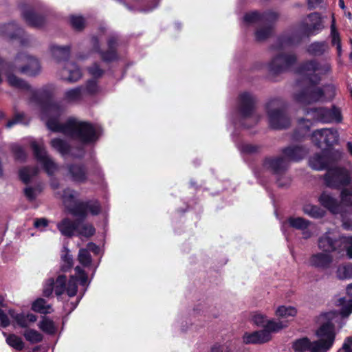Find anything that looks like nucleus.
<instances>
[{"mask_svg":"<svg viewBox=\"0 0 352 352\" xmlns=\"http://www.w3.org/2000/svg\"><path fill=\"white\" fill-rule=\"evenodd\" d=\"M7 78L11 86L30 91L29 102L39 107L46 115V124L50 131L61 133L85 144L98 140L99 129L89 122L79 121L74 118H69L65 123L59 122V117L65 109L60 102L54 101V87L52 85L35 89L14 74H8Z\"/></svg>","mask_w":352,"mask_h":352,"instance_id":"1","label":"nucleus"},{"mask_svg":"<svg viewBox=\"0 0 352 352\" xmlns=\"http://www.w3.org/2000/svg\"><path fill=\"white\" fill-rule=\"evenodd\" d=\"M78 196L77 191L69 188L63 190V200L65 208L69 214L77 219L72 220L65 217L58 223L57 228L63 236H73L74 232L78 230L80 224L88 216V212L93 216H97L101 212V204L98 199L80 201L77 199Z\"/></svg>","mask_w":352,"mask_h":352,"instance_id":"2","label":"nucleus"},{"mask_svg":"<svg viewBox=\"0 0 352 352\" xmlns=\"http://www.w3.org/2000/svg\"><path fill=\"white\" fill-rule=\"evenodd\" d=\"M344 153L340 150L331 148L322 149L309 160V166L316 170H327L331 176H351L349 170L345 167L339 166L342 160Z\"/></svg>","mask_w":352,"mask_h":352,"instance_id":"3","label":"nucleus"},{"mask_svg":"<svg viewBox=\"0 0 352 352\" xmlns=\"http://www.w3.org/2000/svg\"><path fill=\"white\" fill-rule=\"evenodd\" d=\"M278 14L272 11L260 13L258 11H253L246 13L244 16V21L247 23H259V28L256 33L257 41H262L269 38L273 33L274 23L277 20Z\"/></svg>","mask_w":352,"mask_h":352,"instance_id":"4","label":"nucleus"},{"mask_svg":"<svg viewBox=\"0 0 352 352\" xmlns=\"http://www.w3.org/2000/svg\"><path fill=\"white\" fill-rule=\"evenodd\" d=\"M318 340L309 341V352H327L334 344L336 336V326L330 320L322 323L315 332Z\"/></svg>","mask_w":352,"mask_h":352,"instance_id":"5","label":"nucleus"},{"mask_svg":"<svg viewBox=\"0 0 352 352\" xmlns=\"http://www.w3.org/2000/svg\"><path fill=\"white\" fill-rule=\"evenodd\" d=\"M270 126L274 129H287L290 119L285 113L284 102L279 98L270 100L265 106Z\"/></svg>","mask_w":352,"mask_h":352,"instance_id":"6","label":"nucleus"},{"mask_svg":"<svg viewBox=\"0 0 352 352\" xmlns=\"http://www.w3.org/2000/svg\"><path fill=\"white\" fill-rule=\"evenodd\" d=\"M307 36H308V21L307 19L305 18L292 29L279 36L276 43L273 45V48L280 50L297 45Z\"/></svg>","mask_w":352,"mask_h":352,"instance_id":"7","label":"nucleus"},{"mask_svg":"<svg viewBox=\"0 0 352 352\" xmlns=\"http://www.w3.org/2000/svg\"><path fill=\"white\" fill-rule=\"evenodd\" d=\"M295 74L296 78L294 85V100L297 103L303 105L305 112H308V63L305 62L299 65Z\"/></svg>","mask_w":352,"mask_h":352,"instance_id":"8","label":"nucleus"},{"mask_svg":"<svg viewBox=\"0 0 352 352\" xmlns=\"http://www.w3.org/2000/svg\"><path fill=\"white\" fill-rule=\"evenodd\" d=\"M8 67L30 76H35L41 72V65L38 60L25 53H19L16 56L14 63L9 65Z\"/></svg>","mask_w":352,"mask_h":352,"instance_id":"9","label":"nucleus"},{"mask_svg":"<svg viewBox=\"0 0 352 352\" xmlns=\"http://www.w3.org/2000/svg\"><path fill=\"white\" fill-rule=\"evenodd\" d=\"M311 120L321 123H341L343 120L340 108L332 105L331 109L324 107L309 108Z\"/></svg>","mask_w":352,"mask_h":352,"instance_id":"10","label":"nucleus"},{"mask_svg":"<svg viewBox=\"0 0 352 352\" xmlns=\"http://www.w3.org/2000/svg\"><path fill=\"white\" fill-rule=\"evenodd\" d=\"M256 99L254 95L250 92H243L239 96L237 109L243 120L251 119L252 124L250 125L243 124L247 127H251L256 124L259 117L254 114Z\"/></svg>","mask_w":352,"mask_h":352,"instance_id":"11","label":"nucleus"},{"mask_svg":"<svg viewBox=\"0 0 352 352\" xmlns=\"http://www.w3.org/2000/svg\"><path fill=\"white\" fill-rule=\"evenodd\" d=\"M310 139L318 148L327 149L338 143L339 133L333 128H324L314 131Z\"/></svg>","mask_w":352,"mask_h":352,"instance_id":"12","label":"nucleus"},{"mask_svg":"<svg viewBox=\"0 0 352 352\" xmlns=\"http://www.w3.org/2000/svg\"><path fill=\"white\" fill-rule=\"evenodd\" d=\"M296 61L297 57L294 54L280 52L268 63L267 68L270 73L278 75L289 71Z\"/></svg>","mask_w":352,"mask_h":352,"instance_id":"13","label":"nucleus"},{"mask_svg":"<svg viewBox=\"0 0 352 352\" xmlns=\"http://www.w3.org/2000/svg\"><path fill=\"white\" fill-rule=\"evenodd\" d=\"M349 236L344 235L331 236L326 233L318 239V247L326 252H338L340 254L345 251Z\"/></svg>","mask_w":352,"mask_h":352,"instance_id":"14","label":"nucleus"},{"mask_svg":"<svg viewBox=\"0 0 352 352\" xmlns=\"http://www.w3.org/2000/svg\"><path fill=\"white\" fill-rule=\"evenodd\" d=\"M30 146L35 157L37 161L43 165L45 172L48 175H52L57 169V165L53 160L49 157L43 145L34 140L31 142Z\"/></svg>","mask_w":352,"mask_h":352,"instance_id":"15","label":"nucleus"},{"mask_svg":"<svg viewBox=\"0 0 352 352\" xmlns=\"http://www.w3.org/2000/svg\"><path fill=\"white\" fill-rule=\"evenodd\" d=\"M67 276L65 274L58 275L56 279L50 278L46 280L43 290V295L46 298L50 297L53 292L57 297L63 295L66 290Z\"/></svg>","mask_w":352,"mask_h":352,"instance_id":"16","label":"nucleus"},{"mask_svg":"<svg viewBox=\"0 0 352 352\" xmlns=\"http://www.w3.org/2000/svg\"><path fill=\"white\" fill-rule=\"evenodd\" d=\"M288 166V162L285 157H266L263 162L265 169L272 170L274 173L283 172Z\"/></svg>","mask_w":352,"mask_h":352,"instance_id":"17","label":"nucleus"},{"mask_svg":"<svg viewBox=\"0 0 352 352\" xmlns=\"http://www.w3.org/2000/svg\"><path fill=\"white\" fill-rule=\"evenodd\" d=\"M246 344H262L272 340V336L263 329L252 333H245L243 337Z\"/></svg>","mask_w":352,"mask_h":352,"instance_id":"18","label":"nucleus"},{"mask_svg":"<svg viewBox=\"0 0 352 352\" xmlns=\"http://www.w3.org/2000/svg\"><path fill=\"white\" fill-rule=\"evenodd\" d=\"M93 50L100 54L101 59L104 63H111L118 59L117 50L108 49L107 51H103L100 49L98 38L96 36H93L91 39Z\"/></svg>","mask_w":352,"mask_h":352,"instance_id":"19","label":"nucleus"},{"mask_svg":"<svg viewBox=\"0 0 352 352\" xmlns=\"http://www.w3.org/2000/svg\"><path fill=\"white\" fill-rule=\"evenodd\" d=\"M23 31L15 23L0 24V36L8 37L10 39L21 38Z\"/></svg>","mask_w":352,"mask_h":352,"instance_id":"20","label":"nucleus"},{"mask_svg":"<svg viewBox=\"0 0 352 352\" xmlns=\"http://www.w3.org/2000/svg\"><path fill=\"white\" fill-rule=\"evenodd\" d=\"M282 153L288 160L298 162L306 155L307 150L304 146L296 145L284 148Z\"/></svg>","mask_w":352,"mask_h":352,"instance_id":"21","label":"nucleus"},{"mask_svg":"<svg viewBox=\"0 0 352 352\" xmlns=\"http://www.w3.org/2000/svg\"><path fill=\"white\" fill-rule=\"evenodd\" d=\"M320 204L331 213L337 214L340 212V206L338 200L330 195L323 192L319 197Z\"/></svg>","mask_w":352,"mask_h":352,"instance_id":"22","label":"nucleus"},{"mask_svg":"<svg viewBox=\"0 0 352 352\" xmlns=\"http://www.w3.org/2000/svg\"><path fill=\"white\" fill-rule=\"evenodd\" d=\"M310 261L314 267L327 270L330 268L333 263V256L329 254L318 253L312 255Z\"/></svg>","mask_w":352,"mask_h":352,"instance_id":"23","label":"nucleus"},{"mask_svg":"<svg viewBox=\"0 0 352 352\" xmlns=\"http://www.w3.org/2000/svg\"><path fill=\"white\" fill-rule=\"evenodd\" d=\"M285 227L304 232L308 228V220L300 217L291 216L283 222V228Z\"/></svg>","mask_w":352,"mask_h":352,"instance_id":"24","label":"nucleus"},{"mask_svg":"<svg viewBox=\"0 0 352 352\" xmlns=\"http://www.w3.org/2000/svg\"><path fill=\"white\" fill-rule=\"evenodd\" d=\"M308 133L307 120L305 118H300L298 121V125L295 129L292 140L294 141H302L305 139Z\"/></svg>","mask_w":352,"mask_h":352,"instance_id":"25","label":"nucleus"},{"mask_svg":"<svg viewBox=\"0 0 352 352\" xmlns=\"http://www.w3.org/2000/svg\"><path fill=\"white\" fill-rule=\"evenodd\" d=\"M23 17L31 26L39 28L44 25L45 19L40 15L36 14L32 10H25L23 12Z\"/></svg>","mask_w":352,"mask_h":352,"instance_id":"26","label":"nucleus"},{"mask_svg":"<svg viewBox=\"0 0 352 352\" xmlns=\"http://www.w3.org/2000/svg\"><path fill=\"white\" fill-rule=\"evenodd\" d=\"M64 71L68 74L65 78L69 82H76L82 76L81 70L78 66L74 63H67Z\"/></svg>","mask_w":352,"mask_h":352,"instance_id":"27","label":"nucleus"},{"mask_svg":"<svg viewBox=\"0 0 352 352\" xmlns=\"http://www.w3.org/2000/svg\"><path fill=\"white\" fill-rule=\"evenodd\" d=\"M83 87H78L67 90L64 94L63 100L66 102H76L82 100L83 97Z\"/></svg>","mask_w":352,"mask_h":352,"instance_id":"28","label":"nucleus"},{"mask_svg":"<svg viewBox=\"0 0 352 352\" xmlns=\"http://www.w3.org/2000/svg\"><path fill=\"white\" fill-rule=\"evenodd\" d=\"M324 28L320 14H309V35L315 34Z\"/></svg>","mask_w":352,"mask_h":352,"instance_id":"29","label":"nucleus"},{"mask_svg":"<svg viewBox=\"0 0 352 352\" xmlns=\"http://www.w3.org/2000/svg\"><path fill=\"white\" fill-rule=\"evenodd\" d=\"M51 52L53 57L57 61H62L67 60L69 57L70 54V47L69 45L67 46H58V45H52L51 46Z\"/></svg>","mask_w":352,"mask_h":352,"instance_id":"30","label":"nucleus"},{"mask_svg":"<svg viewBox=\"0 0 352 352\" xmlns=\"http://www.w3.org/2000/svg\"><path fill=\"white\" fill-rule=\"evenodd\" d=\"M326 100L325 92L323 87H309V104L315 102H322Z\"/></svg>","mask_w":352,"mask_h":352,"instance_id":"31","label":"nucleus"},{"mask_svg":"<svg viewBox=\"0 0 352 352\" xmlns=\"http://www.w3.org/2000/svg\"><path fill=\"white\" fill-rule=\"evenodd\" d=\"M309 72L324 76L331 72V65L328 63H320L315 60H309Z\"/></svg>","mask_w":352,"mask_h":352,"instance_id":"32","label":"nucleus"},{"mask_svg":"<svg viewBox=\"0 0 352 352\" xmlns=\"http://www.w3.org/2000/svg\"><path fill=\"white\" fill-rule=\"evenodd\" d=\"M50 144L62 155H66L70 153V145L66 140L60 138H54L51 140Z\"/></svg>","mask_w":352,"mask_h":352,"instance_id":"33","label":"nucleus"},{"mask_svg":"<svg viewBox=\"0 0 352 352\" xmlns=\"http://www.w3.org/2000/svg\"><path fill=\"white\" fill-rule=\"evenodd\" d=\"M329 50V45L326 41L314 42L309 45V54L320 56Z\"/></svg>","mask_w":352,"mask_h":352,"instance_id":"34","label":"nucleus"},{"mask_svg":"<svg viewBox=\"0 0 352 352\" xmlns=\"http://www.w3.org/2000/svg\"><path fill=\"white\" fill-rule=\"evenodd\" d=\"M287 322L283 321H274V320H269L264 325L263 331H265L271 335L272 333H277L279 331L287 327Z\"/></svg>","mask_w":352,"mask_h":352,"instance_id":"35","label":"nucleus"},{"mask_svg":"<svg viewBox=\"0 0 352 352\" xmlns=\"http://www.w3.org/2000/svg\"><path fill=\"white\" fill-rule=\"evenodd\" d=\"M6 343L16 351H21L25 348V343L22 338L14 333H10L6 336Z\"/></svg>","mask_w":352,"mask_h":352,"instance_id":"36","label":"nucleus"},{"mask_svg":"<svg viewBox=\"0 0 352 352\" xmlns=\"http://www.w3.org/2000/svg\"><path fill=\"white\" fill-rule=\"evenodd\" d=\"M39 329L44 333L53 335L56 333V327L52 320L47 316H43L38 324Z\"/></svg>","mask_w":352,"mask_h":352,"instance_id":"37","label":"nucleus"},{"mask_svg":"<svg viewBox=\"0 0 352 352\" xmlns=\"http://www.w3.org/2000/svg\"><path fill=\"white\" fill-rule=\"evenodd\" d=\"M297 314V310L295 307L292 306H279L275 312V314L278 318H287L289 317H294Z\"/></svg>","mask_w":352,"mask_h":352,"instance_id":"38","label":"nucleus"},{"mask_svg":"<svg viewBox=\"0 0 352 352\" xmlns=\"http://www.w3.org/2000/svg\"><path fill=\"white\" fill-rule=\"evenodd\" d=\"M23 335L25 340L32 344L39 343L43 340V335L33 329H26Z\"/></svg>","mask_w":352,"mask_h":352,"instance_id":"39","label":"nucleus"},{"mask_svg":"<svg viewBox=\"0 0 352 352\" xmlns=\"http://www.w3.org/2000/svg\"><path fill=\"white\" fill-rule=\"evenodd\" d=\"M64 252L61 256L63 263L60 266V270L63 272H67L72 268L74 262L72 255L67 248H65Z\"/></svg>","mask_w":352,"mask_h":352,"instance_id":"40","label":"nucleus"},{"mask_svg":"<svg viewBox=\"0 0 352 352\" xmlns=\"http://www.w3.org/2000/svg\"><path fill=\"white\" fill-rule=\"evenodd\" d=\"M9 315L16 322V324L21 328H27L29 324L27 322L26 316L23 313H16L14 310H9Z\"/></svg>","mask_w":352,"mask_h":352,"instance_id":"41","label":"nucleus"},{"mask_svg":"<svg viewBox=\"0 0 352 352\" xmlns=\"http://www.w3.org/2000/svg\"><path fill=\"white\" fill-rule=\"evenodd\" d=\"M29 122L30 119L24 113H15L13 118L7 122L6 127L10 129L16 124H28Z\"/></svg>","mask_w":352,"mask_h":352,"instance_id":"42","label":"nucleus"},{"mask_svg":"<svg viewBox=\"0 0 352 352\" xmlns=\"http://www.w3.org/2000/svg\"><path fill=\"white\" fill-rule=\"evenodd\" d=\"M45 304V299L38 298L32 302L31 309L35 312L46 314L48 313L47 309L50 308V306Z\"/></svg>","mask_w":352,"mask_h":352,"instance_id":"43","label":"nucleus"},{"mask_svg":"<svg viewBox=\"0 0 352 352\" xmlns=\"http://www.w3.org/2000/svg\"><path fill=\"white\" fill-rule=\"evenodd\" d=\"M336 276L340 280L352 278V264L338 267Z\"/></svg>","mask_w":352,"mask_h":352,"instance_id":"44","label":"nucleus"},{"mask_svg":"<svg viewBox=\"0 0 352 352\" xmlns=\"http://www.w3.org/2000/svg\"><path fill=\"white\" fill-rule=\"evenodd\" d=\"M77 232L79 235L89 238L96 234V229L91 223H82L80 224Z\"/></svg>","mask_w":352,"mask_h":352,"instance_id":"45","label":"nucleus"},{"mask_svg":"<svg viewBox=\"0 0 352 352\" xmlns=\"http://www.w3.org/2000/svg\"><path fill=\"white\" fill-rule=\"evenodd\" d=\"M78 259L79 263L84 267H89L91 265L92 258L90 253L87 249L81 248L79 250Z\"/></svg>","mask_w":352,"mask_h":352,"instance_id":"46","label":"nucleus"},{"mask_svg":"<svg viewBox=\"0 0 352 352\" xmlns=\"http://www.w3.org/2000/svg\"><path fill=\"white\" fill-rule=\"evenodd\" d=\"M42 188L40 186L36 187H26L24 188V195L27 199L32 202L36 199L37 195L41 192Z\"/></svg>","mask_w":352,"mask_h":352,"instance_id":"47","label":"nucleus"},{"mask_svg":"<svg viewBox=\"0 0 352 352\" xmlns=\"http://www.w3.org/2000/svg\"><path fill=\"white\" fill-rule=\"evenodd\" d=\"M100 90L98 82L95 79L87 80L85 87H83V94L94 95Z\"/></svg>","mask_w":352,"mask_h":352,"instance_id":"48","label":"nucleus"},{"mask_svg":"<svg viewBox=\"0 0 352 352\" xmlns=\"http://www.w3.org/2000/svg\"><path fill=\"white\" fill-rule=\"evenodd\" d=\"M292 348L296 352H305L308 350V337L296 340L294 342Z\"/></svg>","mask_w":352,"mask_h":352,"instance_id":"49","label":"nucleus"},{"mask_svg":"<svg viewBox=\"0 0 352 352\" xmlns=\"http://www.w3.org/2000/svg\"><path fill=\"white\" fill-rule=\"evenodd\" d=\"M88 73L95 79L101 78L104 74V70L102 69L98 63H93L87 68Z\"/></svg>","mask_w":352,"mask_h":352,"instance_id":"50","label":"nucleus"},{"mask_svg":"<svg viewBox=\"0 0 352 352\" xmlns=\"http://www.w3.org/2000/svg\"><path fill=\"white\" fill-rule=\"evenodd\" d=\"M65 292L69 297H74L76 295L78 292V285L76 280L74 278V276L70 277L68 283L66 284Z\"/></svg>","mask_w":352,"mask_h":352,"instance_id":"51","label":"nucleus"},{"mask_svg":"<svg viewBox=\"0 0 352 352\" xmlns=\"http://www.w3.org/2000/svg\"><path fill=\"white\" fill-rule=\"evenodd\" d=\"M75 272L76 276H74V278L80 282V285L82 286H85L87 283L88 276L86 272L80 266H76L75 267Z\"/></svg>","mask_w":352,"mask_h":352,"instance_id":"52","label":"nucleus"},{"mask_svg":"<svg viewBox=\"0 0 352 352\" xmlns=\"http://www.w3.org/2000/svg\"><path fill=\"white\" fill-rule=\"evenodd\" d=\"M239 149L244 155H252L257 153L260 150V147L255 144H243L239 146Z\"/></svg>","mask_w":352,"mask_h":352,"instance_id":"53","label":"nucleus"},{"mask_svg":"<svg viewBox=\"0 0 352 352\" xmlns=\"http://www.w3.org/2000/svg\"><path fill=\"white\" fill-rule=\"evenodd\" d=\"M11 151L16 160L23 161L26 158V153L23 148L19 144H14L11 146Z\"/></svg>","mask_w":352,"mask_h":352,"instance_id":"54","label":"nucleus"},{"mask_svg":"<svg viewBox=\"0 0 352 352\" xmlns=\"http://www.w3.org/2000/svg\"><path fill=\"white\" fill-rule=\"evenodd\" d=\"M331 43L333 45H338V43H341V39L340 36V34L336 30V21L335 19L333 18L332 22L331 24Z\"/></svg>","mask_w":352,"mask_h":352,"instance_id":"55","label":"nucleus"},{"mask_svg":"<svg viewBox=\"0 0 352 352\" xmlns=\"http://www.w3.org/2000/svg\"><path fill=\"white\" fill-rule=\"evenodd\" d=\"M70 23L72 26L77 30H81L84 28L85 20L81 16H72Z\"/></svg>","mask_w":352,"mask_h":352,"instance_id":"56","label":"nucleus"},{"mask_svg":"<svg viewBox=\"0 0 352 352\" xmlns=\"http://www.w3.org/2000/svg\"><path fill=\"white\" fill-rule=\"evenodd\" d=\"M352 189L344 188L341 190L340 198L341 201L346 206L352 207Z\"/></svg>","mask_w":352,"mask_h":352,"instance_id":"57","label":"nucleus"},{"mask_svg":"<svg viewBox=\"0 0 352 352\" xmlns=\"http://www.w3.org/2000/svg\"><path fill=\"white\" fill-rule=\"evenodd\" d=\"M324 179V184L327 186L334 188L341 189L340 177H323Z\"/></svg>","mask_w":352,"mask_h":352,"instance_id":"58","label":"nucleus"},{"mask_svg":"<svg viewBox=\"0 0 352 352\" xmlns=\"http://www.w3.org/2000/svg\"><path fill=\"white\" fill-rule=\"evenodd\" d=\"M275 184L280 188H288L292 182L291 177H273Z\"/></svg>","mask_w":352,"mask_h":352,"instance_id":"59","label":"nucleus"},{"mask_svg":"<svg viewBox=\"0 0 352 352\" xmlns=\"http://www.w3.org/2000/svg\"><path fill=\"white\" fill-rule=\"evenodd\" d=\"M253 322L258 327H263L267 322L265 315L261 314H256L252 317Z\"/></svg>","mask_w":352,"mask_h":352,"instance_id":"60","label":"nucleus"},{"mask_svg":"<svg viewBox=\"0 0 352 352\" xmlns=\"http://www.w3.org/2000/svg\"><path fill=\"white\" fill-rule=\"evenodd\" d=\"M322 76L318 73L309 72V87H316L322 80Z\"/></svg>","mask_w":352,"mask_h":352,"instance_id":"61","label":"nucleus"},{"mask_svg":"<svg viewBox=\"0 0 352 352\" xmlns=\"http://www.w3.org/2000/svg\"><path fill=\"white\" fill-rule=\"evenodd\" d=\"M325 212L316 206H311L309 208V216L318 218L322 217L324 215Z\"/></svg>","mask_w":352,"mask_h":352,"instance_id":"62","label":"nucleus"},{"mask_svg":"<svg viewBox=\"0 0 352 352\" xmlns=\"http://www.w3.org/2000/svg\"><path fill=\"white\" fill-rule=\"evenodd\" d=\"M70 172L72 176H85L86 173L83 166L80 165H74L70 168Z\"/></svg>","mask_w":352,"mask_h":352,"instance_id":"63","label":"nucleus"},{"mask_svg":"<svg viewBox=\"0 0 352 352\" xmlns=\"http://www.w3.org/2000/svg\"><path fill=\"white\" fill-rule=\"evenodd\" d=\"M211 352H232V351L227 344H219L217 343L211 348Z\"/></svg>","mask_w":352,"mask_h":352,"instance_id":"64","label":"nucleus"}]
</instances>
